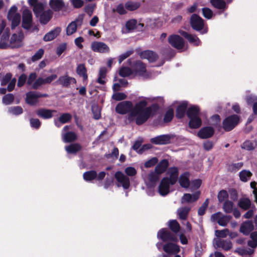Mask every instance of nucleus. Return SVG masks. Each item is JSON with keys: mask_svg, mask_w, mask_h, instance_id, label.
I'll return each instance as SVG.
<instances>
[{"mask_svg": "<svg viewBox=\"0 0 257 257\" xmlns=\"http://www.w3.org/2000/svg\"><path fill=\"white\" fill-rule=\"evenodd\" d=\"M172 137L169 135H163L151 139L152 143L156 145H166L170 143Z\"/></svg>", "mask_w": 257, "mask_h": 257, "instance_id": "18", "label": "nucleus"}, {"mask_svg": "<svg viewBox=\"0 0 257 257\" xmlns=\"http://www.w3.org/2000/svg\"><path fill=\"white\" fill-rule=\"evenodd\" d=\"M30 125L32 127L38 129L41 125L40 121L37 118H31L30 120Z\"/></svg>", "mask_w": 257, "mask_h": 257, "instance_id": "61", "label": "nucleus"}, {"mask_svg": "<svg viewBox=\"0 0 257 257\" xmlns=\"http://www.w3.org/2000/svg\"><path fill=\"white\" fill-rule=\"evenodd\" d=\"M233 207V203L230 201L227 200L225 201L223 208L225 212L230 213L232 211Z\"/></svg>", "mask_w": 257, "mask_h": 257, "instance_id": "52", "label": "nucleus"}, {"mask_svg": "<svg viewBox=\"0 0 257 257\" xmlns=\"http://www.w3.org/2000/svg\"><path fill=\"white\" fill-rule=\"evenodd\" d=\"M239 118L237 115H232L226 118L223 122V127L226 131L232 130L238 123Z\"/></svg>", "mask_w": 257, "mask_h": 257, "instance_id": "7", "label": "nucleus"}, {"mask_svg": "<svg viewBox=\"0 0 257 257\" xmlns=\"http://www.w3.org/2000/svg\"><path fill=\"white\" fill-rule=\"evenodd\" d=\"M83 21V16H80L76 21L72 22L68 25L66 29V33L67 35H71L74 33L76 30L77 25H81Z\"/></svg>", "mask_w": 257, "mask_h": 257, "instance_id": "19", "label": "nucleus"}, {"mask_svg": "<svg viewBox=\"0 0 257 257\" xmlns=\"http://www.w3.org/2000/svg\"><path fill=\"white\" fill-rule=\"evenodd\" d=\"M163 249L166 252L170 254H176L180 251L179 246L172 243L165 244L163 247Z\"/></svg>", "mask_w": 257, "mask_h": 257, "instance_id": "27", "label": "nucleus"}, {"mask_svg": "<svg viewBox=\"0 0 257 257\" xmlns=\"http://www.w3.org/2000/svg\"><path fill=\"white\" fill-rule=\"evenodd\" d=\"M140 6V4L139 3L128 2L125 4V7L129 11H134L139 8Z\"/></svg>", "mask_w": 257, "mask_h": 257, "instance_id": "50", "label": "nucleus"}, {"mask_svg": "<svg viewBox=\"0 0 257 257\" xmlns=\"http://www.w3.org/2000/svg\"><path fill=\"white\" fill-rule=\"evenodd\" d=\"M32 25V14L30 11L25 9L23 13L22 27L27 30Z\"/></svg>", "mask_w": 257, "mask_h": 257, "instance_id": "14", "label": "nucleus"}, {"mask_svg": "<svg viewBox=\"0 0 257 257\" xmlns=\"http://www.w3.org/2000/svg\"><path fill=\"white\" fill-rule=\"evenodd\" d=\"M170 227L175 233L178 232L180 229L179 224L176 220H172L170 222Z\"/></svg>", "mask_w": 257, "mask_h": 257, "instance_id": "56", "label": "nucleus"}, {"mask_svg": "<svg viewBox=\"0 0 257 257\" xmlns=\"http://www.w3.org/2000/svg\"><path fill=\"white\" fill-rule=\"evenodd\" d=\"M115 177L124 189H127L130 186L129 178L121 172L118 171L115 174Z\"/></svg>", "mask_w": 257, "mask_h": 257, "instance_id": "16", "label": "nucleus"}, {"mask_svg": "<svg viewBox=\"0 0 257 257\" xmlns=\"http://www.w3.org/2000/svg\"><path fill=\"white\" fill-rule=\"evenodd\" d=\"M200 109L197 106H192L187 111V114L190 121L189 126L193 128L199 127L202 123L201 119L199 116Z\"/></svg>", "mask_w": 257, "mask_h": 257, "instance_id": "3", "label": "nucleus"}, {"mask_svg": "<svg viewBox=\"0 0 257 257\" xmlns=\"http://www.w3.org/2000/svg\"><path fill=\"white\" fill-rule=\"evenodd\" d=\"M158 238L162 239L163 241L178 240L177 236L171 233L168 229L163 228L160 230L157 234Z\"/></svg>", "mask_w": 257, "mask_h": 257, "instance_id": "9", "label": "nucleus"}, {"mask_svg": "<svg viewBox=\"0 0 257 257\" xmlns=\"http://www.w3.org/2000/svg\"><path fill=\"white\" fill-rule=\"evenodd\" d=\"M70 128V126L66 125L62 130V138L63 141L65 143L73 142L76 139V135L75 133L72 132H66Z\"/></svg>", "mask_w": 257, "mask_h": 257, "instance_id": "15", "label": "nucleus"}, {"mask_svg": "<svg viewBox=\"0 0 257 257\" xmlns=\"http://www.w3.org/2000/svg\"><path fill=\"white\" fill-rule=\"evenodd\" d=\"M256 228L251 220H246L240 225L239 231L245 235H248Z\"/></svg>", "mask_w": 257, "mask_h": 257, "instance_id": "13", "label": "nucleus"}, {"mask_svg": "<svg viewBox=\"0 0 257 257\" xmlns=\"http://www.w3.org/2000/svg\"><path fill=\"white\" fill-rule=\"evenodd\" d=\"M214 133V131L212 127L207 126L201 128L199 131L198 136L201 139H207L212 137Z\"/></svg>", "mask_w": 257, "mask_h": 257, "instance_id": "23", "label": "nucleus"}, {"mask_svg": "<svg viewBox=\"0 0 257 257\" xmlns=\"http://www.w3.org/2000/svg\"><path fill=\"white\" fill-rule=\"evenodd\" d=\"M112 98L116 101L123 100L126 98V95L123 93L116 92L113 94Z\"/></svg>", "mask_w": 257, "mask_h": 257, "instance_id": "59", "label": "nucleus"}, {"mask_svg": "<svg viewBox=\"0 0 257 257\" xmlns=\"http://www.w3.org/2000/svg\"><path fill=\"white\" fill-rule=\"evenodd\" d=\"M81 149V146L78 144H73L65 147V150L68 154H75Z\"/></svg>", "mask_w": 257, "mask_h": 257, "instance_id": "39", "label": "nucleus"}, {"mask_svg": "<svg viewBox=\"0 0 257 257\" xmlns=\"http://www.w3.org/2000/svg\"><path fill=\"white\" fill-rule=\"evenodd\" d=\"M238 205L242 209L246 210L250 207L251 201L248 198H243L239 200Z\"/></svg>", "mask_w": 257, "mask_h": 257, "instance_id": "44", "label": "nucleus"}, {"mask_svg": "<svg viewBox=\"0 0 257 257\" xmlns=\"http://www.w3.org/2000/svg\"><path fill=\"white\" fill-rule=\"evenodd\" d=\"M179 183L182 187L188 188L190 185L189 174L186 172L182 174L179 177Z\"/></svg>", "mask_w": 257, "mask_h": 257, "instance_id": "30", "label": "nucleus"}, {"mask_svg": "<svg viewBox=\"0 0 257 257\" xmlns=\"http://www.w3.org/2000/svg\"><path fill=\"white\" fill-rule=\"evenodd\" d=\"M72 116L68 113L62 114L59 117V121L62 123L69 122L71 119Z\"/></svg>", "mask_w": 257, "mask_h": 257, "instance_id": "54", "label": "nucleus"}, {"mask_svg": "<svg viewBox=\"0 0 257 257\" xmlns=\"http://www.w3.org/2000/svg\"><path fill=\"white\" fill-rule=\"evenodd\" d=\"M14 98V95L13 94L9 93L3 96L2 102L5 105H10L13 103Z\"/></svg>", "mask_w": 257, "mask_h": 257, "instance_id": "49", "label": "nucleus"}, {"mask_svg": "<svg viewBox=\"0 0 257 257\" xmlns=\"http://www.w3.org/2000/svg\"><path fill=\"white\" fill-rule=\"evenodd\" d=\"M44 51L43 49H39L35 54L32 56V61H36L40 59L43 55Z\"/></svg>", "mask_w": 257, "mask_h": 257, "instance_id": "57", "label": "nucleus"}, {"mask_svg": "<svg viewBox=\"0 0 257 257\" xmlns=\"http://www.w3.org/2000/svg\"><path fill=\"white\" fill-rule=\"evenodd\" d=\"M250 240L247 242V245L252 248H255L257 247V231H254L250 234Z\"/></svg>", "mask_w": 257, "mask_h": 257, "instance_id": "40", "label": "nucleus"}, {"mask_svg": "<svg viewBox=\"0 0 257 257\" xmlns=\"http://www.w3.org/2000/svg\"><path fill=\"white\" fill-rule=\"evenodd\" d=\"M83 178L86 181H91L97 177V173L95 171L86 172L83 174Z\"/></svg>", "mask_w": 257, "mask_h": 257, "instance_id": "48", "label": "nucleus"}, {"mask_svg": "<svg viewBox=\"0 0 257 257\" xmlns=\"http://www.w3.org/2000/svg\"><path fill=\"white\" fill-rule=\"evenodd\" d=\"M9 37V31H5L0 40V49H6L9 47L8 39Z\"/></svg>", "mask_w": 257, "mask_h": 257, "instance_id": "33", "label": "nucleus"}, {"mask_svg": "<svg viewBox=\"0 0 257 257\" xmlns=\"http://www.w3.org/2000/svg\"><path fill=\"white\" fill-rule=\"evenodd\" d=\"M134 53L133 50L127 51L119 56V63L120 64L124 59L127 58Z\"/></svg>", "mask_w": 257, "mask_h": 257, "instance_id": "58", "label": "nucleus"}, {"mask_svg": "<svg viewBox=\"0 0 257 257\" xmlns=\"http://www.w3.org/2000/svg\"><path fill=\"white\" fill-rule=\"evenodd\" d=\"M228 233H229L228 229H224L221 230H216L215 232V234L218 237L217 238H220V237L224 238Z\"/></svg>", "mask_w": 257, "mask_h": 257, "instance_id": "55", "label": "nucleus"}, {"mask_svg": "<svg viewBox=\"0 0 257 257\" xmlns=\"http://www.w3.org/2000/svg\"><path fill=\"white\" fill-rule=\"evenodd\" d=\"M252 173L249 170H243L240 172L239 174V176L240 180L242 182H246L250 180L251 177L252 176Z\"/></svg>", "mask_w": 257, "mask_h": 257, "instance_id": "38", "label": "nucleus"}, {"mask_svg": "<svg viewBox=\"0 0 257 257\" xmlns=\"http://www.w3.org/2000/svg\"><path fill=\"white\" fill-rule=\"evenodd\" d=\"M228 197V193L225 190L220 191L218 194V199L220 202L224 201Z\"/></svg>", "mask_w": 257, "mask_h": 257, "instance_id": "60", "label": "nucleus"}, {"mask_svg": "<svg viewBox=\"0 0 257 257\" xmlns=\"http://www.w3.org/2000/svg\"><path fill=\"white\" fill-rule=\"evenodd\" d=\"M168 166V162L166 160H163L156 166L155 171L159 174H162L166 171Z\"/></svg>", "mask_w": 257, "mask_h": 257, "instance_id": "37", "label": "nucleus"}, {"mask_svg": "<svg viewBox=\"0 0 257 257\" xmlns=\"http://www.w3.org/2000/svg\"><path fill=\"white\" fill-rule=\"evenodd\" d=\"M179 33L193 45L195 46H199L200 44L201 41L196 35L188 34L182 30H180Z\"/></svg>", "mask_w": 257, "mask_h": 257, "instance_id": "20", "label": "nucleus"}, {"mask_svg": "<svg viewBox=\"0 0 257 257\" xmlns=\"http://www.w3.org/2000/svg\"><path fill=\"white\" fill-rule=\"evenodd\" d=\"M199 195V192H195L193 194L186 193L182 197L181 202L182 203L193 202L198 199Z\"/></svg>", "mask_w": 257, "mask_h": 257, "instance_id": "24", "label": "nucleus"}, {"mask_svg": "<svg viewBox=\"0 0 257 257\" xmlns=\"http://www.w3.org/2000/svg\"><path fill=\"white\" fill-rule=\"evenodd\" d=\"M55 112V110L41 108L37 110L36 113L39 116L44 119H49L53 116V113Z\"/></svg>", "mask_w": 257, "mask_h": 257, "instance_id": "26", "label": "nucleus"}, {"mask_svg": "<svg viewBox=\"0 0 257 257\" xmlns=\"http://www.w3.org/2000/svg\"><path fill=\"white\" fill-rule=\"evenodd\" d=\"M23 39L24 35L21 31H19L18 33L13 34L10 38L9 47L15 48L23 46L24 45Z\"/></svg>", "mask_w": 257, "mask_h": 257, "instance_id": "6", "label": "nucleus"}, {"mask_svg": "<svg viewBox=\"0 0 257 257\" xmlns=\"http://www.w3.org/2000/svg\"><path fill=\"white\" fill-rule=\"evenodd\" d=\"M76 82V81L75 78L67 75L60 77L57 81L58 84H61L64 87H67L71 83H75Z\"/></svg>", "mask_w": 257, "mask_h": 257, "instance_id": "25", "label": "nucleus"}, {"mask_svg": "<svg viewBox=\"0 0 257 257\" xmlns=\"http://www.w3.org/2000/svg\"><path fill=\"white\" fill-rule=\"evenodd\" d=\"M49 5L56 12L60 11L65 6L63 0H50Z\"/></svg>", "mask_w": 257, "mask_h": 257, "instance_id": "31", "label": "nucleus"}, {"mask_svg": "<svg viewBox=\"0 0 257 257\" xmlns=\"http://www.w3.org/2000/svg\"><path fill=\"white\" fill-rule=\"evenodd\" d=\"M91 48L93 51L101 53H108L110 51L108 46L102 42H92L91 44Z\"/></svg>", "mask_w": 257, "mask_h": 257, "instance_id": "11", "label": "nucleus"}, {"mask_svg": "<svg viewBox=\"0 0 257 257\" xmlns=\"http://www.w3.org/2000/svg\"><path fill=\"white\" fill-rule=\"evenodd\" d=\"M190 210L189 207H184L179 208L177 210V214L181 219L185 220Z\"/></svg>", "mask_w": 257, "mask_h": 257, "instance_id": "41", "label": "nucleus"}, {"mask_svg": "<svg viewBox=\"0 0 257 257\" xmlns=\"http://www.w3.org/2000/svg\"><path fill=\"white\" fill-rule=\"evenodd\" d=\"M21 15L17 12V8L13 6L11 8L8 14V19L11 22V28L14 29L18 26L21 22Z\"/></svg>", "mask_w": 257, "mask_h": 257, "instance_id": "5", "label": "nucleus"}, {"mask_svg": "<svg viewBox=\"0 0 257 257\" xmlns=\"http://www.w3.org/2000/svg\"><path fill=\"white\" fill-rule=\"evenodd\" d=\"M151 100V99L150 98H143L135 105L134 108L131 101H122L117 105L116 111L120 114H123L132 110L128 116L129 119H135L137 124H142L146 121L152 114V107H146L148 101Z\"/></svg>", "mask_w": 257, "mask_h": 257, "instance_id": "1", "label": "nucleus"}, {"mask_svg": "<svg viewBox=\"0 0 257 257\" xmlns=\"http://www.w3.org/2000/svg\"><path fill=\"white\" fill-rule=\"evenodd\" d=\"M231 219V216L223 215L220 212L212 214L211 217L212 221L217 222L218 224L222 226H226Z\"/></svg>", "mask_w": 257, "mask_h": 257, "instance_id": "8", "label": "nucleus"}, {"mask_svg": "<svg viewBox=\"0 0 257 257\" xmlns=\"http://www.w3.org/2000/svg\"><path fill=\"white\" fill-rule=\"evenodd\" d=\"M61 29L56 28L55 29L47 33L44 37L43 40L46 41H50L54 39L60 33Z\"/></svg>", "mask_w": 257, "mask_h": 257, "instance_id": "29", "label": "nucleus"}, {"mask_svg": "<svg viewBox=\"0 0 257 257\" xmlns=\"http://www.w3.org/2000/svg\"><path fill=\"white\" fill-rule=\"evenodd\" d=\"M137 22L136 20H130L126 23L125 28L122 29V32L123 33H126L129 31L133 30L136 28Z\"/></svg>", "mask_w": 257, "mask_h": 257, "instance_id": "35", "label": "nucleus"}, {"mask_svg": "<svg viewBox=\"0 0 257 257\" xmlns=\"http://www.w3.org/2000/svg\"><path fill=\"white\" fill-rule=\"evenodd\" d=\"M170 177H165L161 181L158 192L161 196H165L170 192V186L175 184L177 180L178 169L173 167L169 170Z\"/></svg>", "mask_w": 257, "mask_h": 257, "instance_id": "2", "label": "nucleus"}, {"mask_svg": "<svg viewBox=\"0 0 257 257\" xmlns=\"http://www.w3.org/2000/svg\"><path fill=\"white\" fill-rule=\"evenodd\" d=\"M46 6V4L37 3L33 7V11L36 16H39L44 11H46L45 8Z\"/></svg>", "mask_w": 257, "mask_h": 257, "instance_id": "43", "label": "nucleus"}, {"mask_svg": "<svg viewBox=\"0 0 257 257\" xmlns=\"http://www.w3.org/2000/svg\"><path fill=\"white\" fill-rule=\"evenodd\" d=\"M140 56L142 58L147 59L150 62L155 61L158 58V56L155 53L149 50L142 52Z\"/></svg>", "mask_w": 257, "mask_h": 257, "instance_id": "28", "label": "nucleus"}, {"mask_svg": "<svg viewBox=\"0 0 257 257\" xmlns=\"http://www.w3.org/2000/svg\"><path fill=\"white\" fill-rule=\"evenodd\" d=\"M52 11L50 9L44 11L39 15L40 22L43 24H47L52 18Z\"/></svg>", "mask_w": 257, "mask_h": 257, "instance_id": "32", "label": "nucleus"}, {"mask_svg": "<svg viewBox=\"0 0 257 257\" xmlns=\"http://www.w3.org/2000/svg\"><path fill=\"white\" fill-rule=\"evenodd\" d=\"M202 13L203 16L208 19H210L213 15L212 11L209 8H205L202 9Z\"/></svg>", "mask_w": 257, "mask_h": 257, "instance_id": "62", "label": "nucleus"}, {"mask_svg": "<svg viewBox=\"0 0 257 257\" xmlns=\"http://www.w3.org/2000/svg\"><path fill=\"white\" fill-rule=\"evenodd\" d=\"M132 73V70L126 67H123L120 69L119 74L120 76L125 77L130 76Z\"/></svg>", "mask_w": 257, "mask_h": 257, "instance_id": "51", "label": "nucleus"}, {"mask_svg": "<svg viewBox=\"0 0 257 257\" xmlns=\"http://www.w3.org/2000/svg\"><path fill=\"white\" fill-rule=\"evenodd\" d=\"M159 174L156 171L150 172L146 179H147L151 183L153 184L158 181L159 179Z\"/></svg>", "mask_w": 257, "mask_h": 257, "instance_id": "46", "label": "nucleus"}, {"mask_svg": "<svg viewBox=\"0 0 257 257\" xmlns=\"http://www.w3.org/2000/svg\"><path fill=\"white\" fill-rule=\"evenodd\" d=\"M134 69L136 73L140 76L144 78H148L150 76L146 71V66L140 61L136 62Z\"/></svg>", "mask_w": 257, "mask_h": 257, "instance_id": "21", "label": "nucleus"}, {"mask_svg": "<svg viewBox=\"0 0 257 257\" xmlns=\"http://www.w3.org/2000/svg\"><path fill=\"white\" fill-rule=\"evenodd\" d=\"M158 161V159L156 157L152 158L145 163V166L146 168L151 167L156 164Z\"/></svg>", "mask_w": 257, "mask_h": 257, "instance_id": "63", "label": "nucleus"}, {"mask_svg": "<svg viewBox=\"0 0 257 257\" xmlns=\"http://www.w3.org/2000/svg\"><path fill=\"white\" fill-rule=\"evenodd\" d=\"M125 173L128 176H134L137 174V170L132 167H128L125 169Z\"/></svg>", "mask_w": 257, "mask_h": 257, "instance_id": "64", "label": "nucleus"}, {"mask_svg": "<svg viewBox=\"0 0 257 257\" xmlns=\"http://www.w3.org/2000/svg\"><path fill=\"white\" fill-rule=\"evenodd\" d=\"M232 0H229L231 2ZM211 5L218 9H225L226 8L225 3L222 0H210Z\"/></svg>", "mask_w": 257, "mask_h": 257, "instance_id": "45", "label": "nucleus"}, {"mask_svg": "<svg viewBox=\"0 0 257 257\" xmlns=\"http://www.w3.org/2000/svg\"><path fill=\"white\" fill-rule=\"evenodd\" d=\"M76 72L79 76L83 78V80H86L87 79V70L83 64H79L77 65Z\"/></svg>", "mask_w": 257, "mask_h": 257, "instance_id": "34", "label": "nucleus"}, {"mask_svg": "<svg viewBox=\"0 0 257 257\" xmlns=\"http://www.w3.org/2000/svg\"><path fill=\"white\" fill-rule=\"evenodd\" d=\"M38 92L31 91L26 94V102L31 105H35L38 102Z\"/></svg>", "mask_w": 257, "mask_h": 257, "instance_id": "22", "label": "nucleus"}, {"mask_svg": "<svg viewBox=\"0 0 257 257\" xmlns=\"http://www.w3.org/2000/svg\"><path fill=\"white\" fill-rule=\"evenodd\" d=\"M23 112L22 107L20 106L10 107L8 108V112L12 115H18Z\"/></svg>", "mask_w": 257, "mask_h": 257, "instance_id": "47", "label": "nucleus"}, {"mask_svg": "<svg viewBox=\"0 0 257 257\" xmlns=\"http://www.w3.org/2000/svg\"><path fill=\"white\" fill-rule=\"evenodd\" d=\"M191 25L194 30L200 32L201 34L207 32V29L204 27L203 20L197 15L194 14L192 16Z\"/></svg>", "mask_w": 257, "mask_h": 257, "instance_id": "4", "label": "nucleus"}, {"mask_svg": "<svg viewBox=\"0 0 257 257\" xmlns=\"http://www.w3.org/2000/svg\"><path fill=\"white\" fill-rule=\"evenodd\" d=\"M169 43L172 46L178 50L182 49L184 46L183 39L178 35H173L168 38Z\"/></svg>", "mask_w": 257, "mask_h": 257, "instance_id": "12", "label": "nucleus"}, {"mask_svg": "<svg viewBox=\"0 0 257 257\" xmlns=\"http://www.w3.org/2000/svg\"><path fill=\"white\" fill-rule=\"evenodd\" d=\"M57 78L56 74H52L46 77H39L34 83L33 88L36 89L42 85L50 84Z\"/></svg>", "mask_w": 257, "mask_h": 257, "instance_id": "10", "label": "nucleus"}, {"mask_svg": "<svg viewBox=\"0 0 257 257\" xmlns=\"http://www.w3.org/2000/svg\"><path fill=\"white\" fill-rule=\"evenodd\" d=\"M106 68L105 67H101L99 71V76L97 78V82L100 84H104L105 83V78L106 75Z\"/></svg>", "mask_w": 257, "mask_h": 257, "instance_id": "42", "label": "nucleus"}, {"mask_svg": "<svg viewBox=\"0 0 257 257\" xmlns=\"http://www.w3.org/2000/svg\"><path fill=\"white\" fill-rule=\"evenodd\" d=\"M214 246L216 248H222L224 250H228L231 248L232 243L229 240L216 238L214 240Z\"/></svg>", "mask_w": 257, "mask_h": 257, "instance_id": "17", "label": "nucleus"}, {"mask_svg": "<svg viewBox=\"0 0 257 257\" xmlns=\"http://www.w3.org/2000/svg\"><path fill=\"white\" fill-rule=\"evenodd\" d=\"M187 106L186 102H183L178 106L176 110V116L178 118H181L184 116Z\"/></svg>", "mask_w": 257, "mask_h": 257, "instance_id": "36", "label": "nucleus"}, {"mask_svg": "<svg viewBox=\"0 0 257 257\" xmlns=\"http://www.w3.org/2000/svg\"><path fill=\"white\" fill-rule=\"evenodd\" d=\"M174 116V111L172 109H169L166 112L164 118V121L165 122H170L173 118Z\"/></svg>", "mask_w": 257, "mask_h": 257, "instance_id": "53", "label": "nucleus"}]
</instances>
